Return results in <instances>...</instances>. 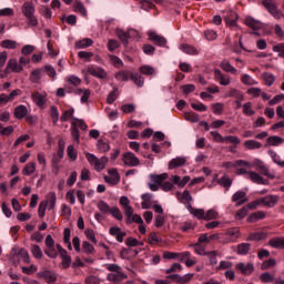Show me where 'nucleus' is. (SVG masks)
<instances>
[{
    "label": "nucleus",
    "mask_w": 284,
    "mask_h": 284,
    "mask_svg": "<svg viewBox=\"0 0 284 284\" xmlns=\"http://www.w3.org/2000/svg\"><path fill=\"white\" fill-rule=\"evenodd\" d=\"M94 41L90 38H84L78 42H75V48H79L80 50H83L84 48H90V45H93Z\"/></svg>",
    "instance_id": "f704fd0d"
},
{
    "label": "nucleus",
    "mask_w": 284,
    "mask_h": 284,
    "mask_svg": "<svg viewBox=\"0 0 284 284\" xmlns=\"http://www.w3.org/2000/svg\"><path fill=\"white\" fill-rule=\"evenodd\" d=\"M219 219V212L216 210L211 209L206 213L204 212V221H215Z\"/></svg>",
    "instance_id": "a18cd8bd"
},
{
    "label": "nucleus",
    "mask_w": 284,
    "mask_h": 284,
    "mask_svg": "<svg viewBox=\"0 0 284 284\" xmlns=\"http://www.w3.org/2000/svg\"><path fill=\"white\" fill-rule=\"evenodd\" d=\"M104 267L108 272H111L106 276L108 281L111 283H121L128 278V275L123 273V268L118 264H105Z\"/></svg>",
    "instance_id": "7ed1b4c3"
},
{
    "label": "nucleus",
    "mask_w": 284,
    "mask_h": 284,
    "mask_svg": "<svg viewBox=\"0 0 284 284\" xmlns=\"http://www.w3.org/2000/svg\"><path fill=\"white\" fill-rule=\"evenodd\" d=\"M50 116L53 121V124L57 125V123L59 122V109H57V106H51Z\"/></svg>",
    "instance_id": "bf43d9fd"
},
{
    "label": "nucleus",
    "mask_w": 284,
    "mask_h": 284,
    "mask_svg": "<svg viewBox=\"0 0 284 284\" xmlns=\"http://www.w3.org/2000/svg\"><path fill=\"white\" fill-rule=\"evenodd\" d=\"M122 162L129 168H136L138 165H141V161H139V158H136V155L132 152L124 153Z\"/></svg>",
    "instance_id": "1a4fd4ad"
},
{
    "label": "nucleus",
    "mask_w": 284,
    "mask_h": 284,
    "mask_svg": "<svg viewBox=\"0 0 284 284\" xmlns=\"http://www.w3.org/2000/svg\"><path fill=\"white\" fill-rule=\"evenodd\" d=\"M14 132L13 125L3 126V124L0 123V134L1 136H10Z\"/></svg>",
    "instance_id": "49530a36"
},
{
    "label": "nucleus",
    "mask_w": 284,
    "mask_h": 284,
    "mask_svg": "<svg viewBox=\"0 0 284 284\" xmlns=\"http://www.w3.org/2000/svg\"><path fill=\"white\" fill-rule=\"evenodd\" d=\"M21 12L23 17H26L28 21V26L30 28H37L39 26V20L34 17V12H37V8L34 7V2L26 1L21 7Z\"/></svg>",
    "instance_id": "f03ea898"
},
{
    "label": "nucleus",
    "mask_w": 284,
    "mask_h": 284,
    "mask_svg": "<svg viewBox=\"0 0 284 284\" xmlns=\"http://www.w3.org/2000/svg\"><path fill=\"white\" fill-rule=\"evenodd\" d=\"M235 270L241 272L243 276H252V274L254 273V264L253 263L245 264L243 262H240L235 265Z\"/></svg>",
    "instance_id": "9b49d317"
},
{
    "label": "nucleus",
    "mask_w": 284,
    "mask_h": 284,
    "mask_svg": "<svg viewBox=\"0 0 284 284\" xmlns=\"http://www.w3.org/2000/svg\"><path fill=\"white\" fill-rule=\"evenodd\" d=\"M270 236V232L262 230L254 233H250L247 241H265Z\"/></svg>",
    "instance_id": "6ab92c4d"
},
{
    "label": "nucleus",
    "mask_w": 284,
    "mask_h": 284,
    "mask_svg": "<svg viewBox=\"0 0 284 284\" xmlns=\"http://www.w3.org/2000/svg\"><path fill=\"white\" fill-rule=\"evenodd\" d=\"M244 23L245 26H247V28H251L252 30H261V28H263V23L254 19L253 17H246Z\"/></svg>",
    "instance_id": "5701e85b"
},
{
    "label": "nucleus",
    "mask_w": 284,
    "mask_h": 284,
    "mask_svg": "<svg viewBox=\"0 0 284 284\" xmlns=\"http://www.w3.org/2000/svg\"><path fill=\"white\" fill-rule=\"evenodd\" d=\"M150 245H159L161 243V236L156 233H151L148 239Z\"/></svg>",
    "instance_id": "e2e57ef3"
},
{
    "label": "nucleus",
    "mask_w": 284,
    "mask_h": 284,
    "mask_svg": "<svg viewBox=\"0 0 284 284\" xmlns=\"http://www.w3.org/2000/svg\"><path fill=\"white\" fill-rule=\"evenodd\" d=\"M260 281L262 283H274V275L266 272L260 275Z\"/></svg>",
    "instance_id": "4d7b16f0"
},
{
    "label": "nucleus",
    "mask_w": 284,
    "mask_h": 284,
    "mask_svg": "<svg viewBox=\"0 0 284 284\" xmlns=\"http://www.w3.org/2000/svg\"><path fill=\"white\" fill-rule=\"evenodd\" d=\"M97 148L99 152H102V153L110 152V144L103 140L98 141Z\"/></svg>",
    "instance_id": "603ef678"
},
{
    "label": "nucleus",
    "mask_w": 284,
    "mask_h": 284,
    "mask_svg": "<svg viewBox=\"0 0 284 284\" xmlns=\"http://www.w3.org/2000/svg\"><path fill=\"white\" fill-rule=\"evenodd\" d=\"M67 154L71 161H77V159L79 158V153L77 152V150H74L73 145L68 146Z\"/></svg>",
    "instance_id": "864d4df0"
},
{
    "label": "nucleus",
    "mask_w": 284,
    "mask_h": 284,
    "mask_svg": "<svg viewBox=\"0 0 284 284\" xmlns=\"http://www.w3.org/2000/svg\"><path fill=\"white\" fill-rule=\"evenodd\" d=\"M38 278H42L47 283H55L57 282V275L52 273V271H42L37 273Z\"/></svg>",
    "instance_id": "aec40b11"
},
{
    "label": "nucleus",
    "mask_w": 284,
    "mask_h": 284,
    "mask_svg": "<svg viewBox=\"0 0 284 284\" xmlns=\"http://www.w3.org/2000/svg\"><path fill=\"white\" fill-rule=\"evenodd\" d=\"M42 77H43V69H36L30 74V81L31 83H39Z\"/></svg>",
    "instance_id": "c756f323"
},
{
    "label": "nucleus",
    "mask_w": 284,
    "mask_h": 284,
    "mask_svg": "<svg viewBox=\"0 0 284 284\" xmlns=\"http://www.w3.org/2000/svg\"><path fill=\"white\" fill-rule=\"evenodd\" d=\"M4 72L6 74H10L12 72H14L16 74H19L23 72V67L19 65V62L17 61V59L13 58L8 61Z\"/></svg>",
    "instance_id": "9d476101"
},
{
    "label": "nucleus",
    "mask_w": 284,
    "mask_h": 284,
    "mask_svg": "<svg viewBox=\"0 0 284 284\" xmlns=\"http://www.w3.org/2000/svg\"><path fill=\"white\" fill-rule=\"evenodd\" d=\"M85 284H101V280L94 275H90L84 280Z\"/></svg>",
    "instance_id": "774afa93"
},
{
    "label": "nucleus",
    "mask_w": 284,
    "mask_h": 284,
    "mask_svg": "<svg viewBox=\"0 0 284 284\" xmlns=\"http://www.w3.org/2000/svg\"><path fill=\"white\" fill-rule=\"evenodd\" d=\"M82 252L84 254L90 255V254H94L95 250H94V246L92 244H90V242L84 241V242H82Z\"/></svg>",
    "instance_id": "c03bdc74"
},
{
    "label": "nucleus",
    "mask_w": 284,
    "mask_h": 284,
    "mask_svg": "<svg viewBox=\"0 0 284 284\" xmlns=\"http://www.w3.org/2000/svg\"><path fill=\"white\" fill-rule=\"evenodd\" d=\"M1 48H4L6 50H17V41L14 40H3L0 43Z\"/></svg>",
    "instance_id": "37998d69"
},
{
    "label": "nucleus",
    "mask_w": 284,
    "mask_h": 284,
    "mask_svg": "<svg viewBox=\"0 0 284 284\" xmlns=\"http://www.w3.org/2000/svg\"><path fill=\"white\" fill-rule=\"evenodd\" d=\"M245 168H255L260 172V174H263V176H267V179H275L276 175L270 172V168L265 165V162H263L261 159H255L250 163V165H245Z\"/></svg>",
    "instance_id": "423d86ee"
},
{
    "label": "nucleus",
    "mask_w": 284,
    "mask_h": 284,
    "mask_svg": "<svg viewBox=\"0 0 284 284\" xmlns=\"http://www.w3.org/2000/svg\"><path fill=\"white\" fill-rule=\"evenodd\" d=\"M248 179L252 181V183H256L257 185H270V180H265L263 176H261V173L255 171L248 172Z\"/></svg>",
    "instance_id": "ddd939ff"
},
{
    "label": "nucleus",
    "mask_w": 284,
    "mask_h": 284,
    "mask_svg": "<svg viewBox=\"0 0 284 284\" xmlns=\"http://www.w3.org/2000/svg\"><path fill=\"white\" fill-rule=\"evenodd\" d=\"M181 203H184L185 205H190L192 203V194H190V191L185 190L182 193V197L180 199Z\"/></svg>",
    "instance_id": "5fc2aeb1"
},
{
    "label": "nucleus",
    "mask_w": 284,
    "mask_h": 284,
    "mask_svg": "<svg viewBox=\"0 0 284 284\" xmlns=\"http://www.w3.org/2000/svg\"><path fill=\"white\" fill-rule=\"evenodd\" d=\"M180 50H182V52H185V54H199V50L190 44H181Z\"/></svg>",
    "instance_id": "ea45409f"
},
{
    "label": "nucleus",
    "mask_w": 284,
    "mask_h": 284,
    "mask_svg": "<svg viewBox=\"0 0 284 284\" xmlns=\"http://www.w3.org/2000/svg\"><path fill=\"white\" fill-rule=\"evenodd\" d=\"M85 159L88 163H90V165H92V168H94L97 172H103L109 161L108 156H102L101 159H99L97 158V155L92 153H85Z\"/></svg>",
    "instance_id": "39448f33"
},
{
    "label": "nucleus",
    "mask_w": 284,
    "mask_h": 284,
    "mask_svg": "<svg viewBox=\"0 0 284 284\" xmlns=\"http://www.w3.org/2000/svg\"><path fill=\"white\" fill-rule=\"evenodd\" d=\"M252 247V244L250 243H242L237 245V254H241L242 256H245L250 253V250Z\"/></svg>",
    "instance_id": "4c0bfd02"
},
{
    "label": "nucleus",
    "mask_w": 284,
    "mask_h": 284,
    "mask_svg": "<svg viewBox=\"0 0 284 284\" xmlns=\"http://www.w3.org/2000/svg\"><path fill=\"white\" fill-rule=\"evenodd\" d=\"M210 134H211L214 143H224L225 136L221 135V133H219L216 131H211Z\"/></svg>",
    "instance_id": "69168bd1"
},
{
    "label": "nucleus",
    "mask_w": 284,
    "mask_h": 284,
    "mask_svg": "<svg viewBox=\"0 0 284 284\" xmlns=\"http://www.w3.org/2000/svg\"><path fill=\"white\" fill-rule=\"evenodd\" d=\"M87 72L91 74V77H95V79H105L108 77V72L103 68L99 67H89Z\"/></svg>",
    "instance_id": "f3484780"
},
{
    "label": "nucleus",
    "mask_w": 284,
    "mask_h": 284,
    "mask_svg": "<svg viewBox=\"0 0 284 284\" xmlns=\"http://www.w3.org/2000/svg\"><path fill=\"white\" fill-rule=\"evenodd\" d=\"M98 210H100V212H102V214H110V205L108 203H105L104 201H100L98 202Z\"/></svg>",
    "instance_id": "13d9d810"
},
{
    "label": "nucleus",
    "mask_w": 284,
    "mask_h": 284,
    "mask_svg": "<svg viewBox=\"0 0 284 284\" xmlns=\"http://www.w3.org/2000/svg\"><path fill=\"white\" fill-rule=\"evenodd\" d=\"M37 172V164L34 162H29L22 170V174L24 176H30V174H34Z\"/></svg>",
    "instance_id": "7c9ffc66"
},
{
    "label": "nucleus",
    "mask_w": 284,
    "mask_h": 284,
    "mask_svg": "<svg viewBox=\"0 0 284 284\" xmlns=\"http://www.w3.org/2000/svg\"><path fill=\"white\" fill-rule=\"evenodd\" d=\"M243 114L246 116H254V114H256L254 109H252V102H246L243 104Z\"/></svg>",
    "instance_id": "de8ad7c7"
},
{
    "label": "nucleus",
    "mask_w": 284,
    "mask_h": 284,
    "mask_svg": "<svg viewBox=\"0 0 284 284\" xmlns=\"http://www.w3.org/2000/svg\"><path fill=\"white\" fill-rule=\"evenodd\" d=\"M232 201L237 207H240V205L247 203V193H245V191H237L233 194Z\"/></svg>",
    "instance_id": "2eb2a0df"
},
{
    "label": "nucleus",
    "mask_w": 284,
    "mask_h": 284,
    "mask_svg": "<svg viewBox=\"0 0 284 284\" xmlns=\"http://www.w3.org/2000/svg\"><path fill=\"white\" fill-rule=\"evenodd\" d=\"M267 213L264 211H257L254 213H251L247 217V223H258V221H263V219H266Z\"/></svg>",
    "instance_id": "4be33fe9"
},
{
    "label": "nucleus",
    "mask_w": 284,
    "mask_h": 284,
    "mask_svg": "<svg viewBox=\"0 0 284 284\" xmlns=\"http://www.w3.org/2000/svg\"><path fill=\"white\" fill-rule=\"evenodd\" d=\"M268 245L275 250H284V237H273L268 241Z\"/></svg>",
    "instance_id": "bb28decb"
},
{
    "label": "nucleus",
    "mask_w": 284,
    "mask_h": 284,
    "mask_svg": "<svg viewBox=\"0 0 284 284\" xmlns=\"http://www.w3.org/2000/svg\"><path fill=\"white\" fill-rule=\"evenodd\" d=\"M116 81H133L138 88H142L145 83V79L139 73H132L130 71H120L115 74Z\"/></svg>",
    "instance_id": "20e7f679"
},
{
    "label": "nucleus",
    "mask_w": 284,
    "mask_h": 284,
    "mask_svg": "<svg viewBox=\"0 0 284 284\" xmlns=\"http://www.w3.org/2000/svg\"><path fill=\"white\" fill-rule=\"evenodd\" d=\"M262 204L266 205V207H274L278 203V195H266L261 199Z\"/></svg>",
    "instance_id": "b1692460"
},
{
    "label": "nucleus",
    "mask_w": 284,
    "mask_h": 284,
    "mask_svg": "<svg viewBox=\"0 0 284 284\" xmlns=\"http://www.w3.org/2000/svg\"><path fill=\"white\" fill-rule=\"evenodd\" d=\"M45 201L48 202L49 210H54V207H57V193H48Z\"/></svg>",
    "instance_id": "c9c22d12"
},
{
    "label": "nucleus",
    "mask_w": 284,
    "mask_h": 284,
    "mask_svg": "<svg viewBox=\"0 0 284 284\" xmlns=\"http://www.w3.org/2000/svg\"><path fill=\"white\" fill-rule=\"evenodd\" d=\"M48 95L45 93H40L39 91H36L31 94V99L38 108H43L45 103L48 102Z\"/></svg>",
    "instance_id": "4468645a"
},
{
    "label": "nucleus",
    "mask_w": 284,
    "mask_h": 284,
    "mask_svg": "<svg viewBox=\"0 0 284 284\" xmlns=\"http://www.w3.org/2000/svg\"><path fill=\"white\" fill-rule=\"evenodd\" d=\"M227 97L230 98H234L237 101H243L244 97L243 93L241 91H239L237 89L231 88L227 92Z\"/></svg>",
    "instance_id": "a19ab883"
},
{
    "label": "nucleus",
    "mask_w": 284,
    "mask_h": 284,
    "mask_svg": "<svg viewBox=\"0 0 284 284\" xmlns=\"http://www.w3.org/2000/svg\"><path fill=\"white\" fill-rule=\"evenodd\" d=\"M244 146L246 150H261V148H263V144L255 140H247L244 142Z\"/></svg>",
    "instance_id": "2f4dec72"
},
{
    "label": "nucleus",
    "mask_w": 284,
    "mask_h": 284,
    "mask_svg": "<svg viewBox=\"0 0 284 284\" xmlns=\"http://www.w3.org/2000/svg\"><path fill=\"white\" fill-rule=\"evenodd\" d=\"M214 79L215 81H219L220 85H230V83H232V78L223 74V72H221L219 69L214 70Z\"/></svg>",
    "instance_id": "dca6fc26"
},
{
    "label": "nucleus",
    "mask_w": 284,
    "mask_h": 284,
    "mask_svg": "<svg viewBox=\"0 0 284 284\" xmlns=\"http://www.w3.org/2000/svg\"><path fill=\"white\" fill-rule=\"evenodd\" d=\"M266 143L267 145H272L273 148H276V145H281L282 143H284V140L278 135H272L267 138Z\"/></svg>",
    "instance_id": "72a5a7b5"
},
{
    "label": "nucleus",
    "mask_w": 284,
    "mask_h": 284,
    "mask_svg": "<svg viewBox=\"0 0 284 284\" xmlns=\"http://www.w3.org/2000/svg\"><path fill=\"white\" fill-rule=\"evenodd\" d=\"M73 10L74 12H80L82 17H88V11L85 10L82 1L75 0L73 3Z\"/></svg>",
    "instance_id": "473e14b6"
},
{
    "label": "nucleus",
    "mask_w": 284,
    "mask_h": 284,
    "mask_svg": "<svg viewBox=\"0 0 284 284\" xmlns=\"http://www.w3.org/2000/svg\"><path fill=\"white\" fill-rule=\"evenodd\" d=\"M262 79L264 80L265 85L272 87L274 85V81H276V78L272 73H263Z\"/></svg>",
    "instance_id": "79ce46f5"
},
{
    "label": "nucleus",
    "mask_w": 284,
    "mask_h": 284,
    "mask_svg": "<svg viewBox=\"0 0 284 284\" xmlns=\"http://www.w3.org/2000/svg\"><path fill=\"white\" fill-rule=\"evenodd\" d=\"M187 210H189L190 214H193V216H195V219H199L200 221L201 220L205 221V210L194 209V207H192V204L187 205Z\"/></svg>",
    "instance_id": "a878e982"
},
{
    "label": "nucleus",
    "mask_w": 284,
    "mask_h": 284,
    "mask_svg": "<svg viewBox=\"0 0 284 284\" xmlns=\"http://www.w3.org/2000/svg\"><path fill=\"white\" fill-rule=\"evenodd\" d=\"M149 39H150V41H153V43H155V45H160L162 48L168 45V40L165 38H163L162 36H159L154 31L149 32Z\"/></svg>",
    "instance_id": "a211bd4d"
},
{
    "label": "nucleus",
    "mask_w": 284,
    "mask_h": 284,
    "mask_svg": "<svg viewBox=\"0 0 284 284\" xmlns=\"http://www.w3.org/2000/svg\"><path fill=\"white\" fill-rule=\"evenodd\" d=\"M71 125L73 128H80V130H83V131L88 130V124H85V121L83 120L73 119Z\"/></svg>",
    "instance_id": "6e6d98bb"
},
{
    "label": "nucleus",
    "mask_w": 284,
    "mask_h": 284,
    "mask_svg": "<svg viewBox=\"0 0 284 284\" xmlns=\"http://www.w3.org/2000/svg\"><path fill=\"white\" fill-rule=\"evenodd\" d=\"M141 74H145L146 77H152L154 74L155 70L153 67L150 65H143L140 68Z\"/></svg>",
    "instance_id": "680f3d73"
},
{
    "label": "nucleus",
    "mask_w": 284,
    "mask_h": 284,
    "mask_svg": "<svg viewBox=\"0 0 284 284\" xmlns=\"http://www.w3.org/2000/svg\"><path fill=\"white\" fill-rule=\"evenodd\" d=\"M184 119L191 121V123H199V115L194 112L184 113Z\"/></svg>",
    "instance_id": "0e129e2a"
},
{
    "label": "nucleus",
    "mask_w": 284,
    "mask_h": 284,
    "mask_svg": "<svg viewBox=\"0 0 284 284\" xmlns=\"http://www.w3.org/2000/svg\"><path fill=\"white\" fill-rule=\"evenodd\" d=\"M242 83H244V85H258V82H256V80L252 79V77L250 74H243L241 78Z\"/></svg>",
    "instance_id": "8fccbe9b"
},
{
    "label": "nucleus",
    "mask_w": 284,
    "mask_h": 284,
    "mask_svg": "<svg viewBox=\"0 0 284 284\" xmlns=\"http://www.w3.org/2000/svg\"><path fill=\"white\" fill-rule=\"evenodd\" d=\"M120 205L126 216V224L138 223V225L143 224V217L139 214H134V209L130 205V199L128 196L120 197Z\"/></svg>",
    "instance_id": "f257e3e1"
},
{
    "label": "nucleus",
    "mask_w": 284,
    "mask_h": 284,
    "mask_svg": "<svg viewBox=\"0 0 284 284\" xmlns=\"http://www.w3.org/2000/svg\"><path fill=\"white\" fill-rule=\"evenodd\" d=\"M262 6L266 8L267 12H270L274 19H283V11H281L272 0H262Z\"/></svg>",
    "instance_id": "0eeeda50"
},
{
    "label": "nucleus",
    "mask_w": 284,
    "mask_h": 284,
    "mask_svg": "<svg viewBox=\"0 0 284 284\" xmlns=\"http://www.w3.org/2000/svg\"><path fill=\"white\" fill-rule=\"evenodd\" d=\"M45 210H48V201L40 202L38 207V214L40 219H43V216H45Z\"/></svg>",
    "instance_id": "052dcab7"
},
{
    "label": "nucleus",
    "mask_w": 284,
    "mask_h": 284,
    "mask_svg": "<svg viewBox=\"0 0 284 284\" xmlns=\"http://www.w3.org/2000/svg\"><path fill=\"white\" fill-rule=\"evenodd\" d=\"M168 173H162V174H151L150 179L152 183H155L158 185H163V181H166L168 179Z\"/></svg>",
    "instance_id": "cd10ccee"
},
{
    "label": "nucleus",
    "mask_w": 284,
    "mask_h": 284,
    "mask_svg": "<svg viewBox=\"0 0 284 284\" xmlns=\"http://www.w3.org/2000/svg\"><path fill=\"white\" fill-rule=\"evenodd\" d=\"M245 165H250V162L245 160H237L234 162H224L222 164V168H224V170H227L229 172H233L234 170H236V168H245Z\"/></svg>",
    "instance_id": "f8f14e48"
},
{
    "label": "nucleus",
    "mask_w": 284,
    "mask_h": 284,
    "mask_svg": "<svg viewBox=\"0 0 284 284\" xmlns=\"http://www.w3.org/2000/svg\"><path fill=\"white\" fill-rule=\"evenodd\" d=\"M13 114L18 120L26 119V116H28V106L23 104L16 106Z\"/></svg>",
    "instance_id": "393cba45"
},
{
    "label": "nucleus",
    "mask_w": 284,
    "mask_h": 284,
    "mask_svg": "<svg viewBox=\"0 0 284 284\" xmlns=\"http://www.w3.org/2000/svg\"><path fill=\"white\" fill-rule=\"evenodd\" d=\"M220 68L224 71V72H231V74H236L237 70L236 68H234V65H232L230 63V61L227 60H223L221 63H220Z\"/></svg>",
    "instance_id": "c85d7f7f"
},
{
    "label": "nucleus",
    "mask_w": 284,
    "mask_h": 284,
    "mask_svg": "<svg viewBox=\"0 0 284 284\" xmlns=\"http://www.w3.org/2000/svg\"><path fill=\"white\" fill-rule=\"evenodd\" d=\"M31 254L33 258L41 260L43 258V251H41V246L37 244L31 245Z\"/></svg>",
    "instance_id": "e433bc0d"
},
{
    "label": "nucleus",
    "mask_w": 284,
    "mask_h": 284,
    "mask_svg": "<svg viewBox=\"0 0 284 284\" xmlns=\"http://www.w3.org/2000/svg\"><path fill=\"white\" fill-rule=\"evenodd\" d=\"M187 163L185 156H178L169 162V170H176V168H183Z\"/></svg>",
    "instance_id": "412c9836"
},
{
    "label": "nucleus",
    "mask_w": 284,
    "mask_h": 284,
    "mask_svg": "<svg viewBox=\"0 0 284 284\" xmlns=\"http://www.w3.org/2000/svg\"><path fill=\"white\" fill-rule=\"evenodd\" d=\"M206 256L211 265H216L219 263V260L216 258V256H219V251H210L206 253Z\"/></svg>",
    "instance_id": "3c124183"
},
{
    "label": "nucleus",
    "mask_w": 284,
    "mask_h": 284,
    "mask_svg": "<svg viewBox=\"0 0 284 284\" xmlns=\"http://www.w3.org/2000/svg\"><path fill=\"white\" fill-rule=\"evenodd\" d=\"M108 174L110 175H104L105 183H109V185H119L121 183V175H119L116 169H109Z\"/></svg>",
    "instance_id": "6e6552de"
},
{
    "label": "nucleus",
    "mask_w": 284,
    "mask_h": 284,
    "mask_svg": "<svg viewBox=\"0 0 284 284\" xmlns=\"http://www.w3.org/2000/svg\"><path fill=\"white\" fill-rule=\"evenodd\" d=\"M109 214H112V216L116 219V221H123V213H121L120 207H116V206L111 207V210L109 211Z\"/></svg>",
    "instance_id": "09e8293b"
},
{
    "label": "nucleus",
    "mask_w": 284,
    "mask_h": 284,
    "mask_svg": "<svg viewBox=\"0 0 284 284\" xmlns=\"http://www.w3.org/2000/svg\"><path fill=\"white\" fill-rule=\"evenodd\" d=\"M226 236H229L231 241H236V239H241V231L236 227L230 229L226 232Z\"/></svg>",
    "instance_id": "58836bf2"
},
{
    "label": "nucleus",
    "mask_w": 284,
    "mask_h": 284,
    "mask_svg": "<svg viewBox=\"0 0 284 284\" xmlns=\"http://www.w3.org/2000/svg\"><path fill=\"white\" fill-rule=\"evenodd\" d=\"M273 52H277L281 59H284V42L277 43L273 47Z\"/></svg>",
    "instance_id": "338daca9"
}]
</instances>
